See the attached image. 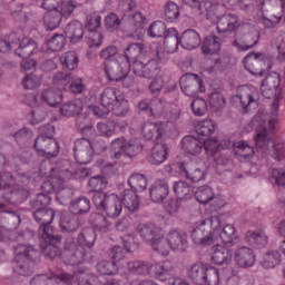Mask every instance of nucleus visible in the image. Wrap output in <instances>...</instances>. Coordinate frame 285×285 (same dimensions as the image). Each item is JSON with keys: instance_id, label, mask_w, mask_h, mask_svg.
I'll return each mask as SVG.
<instances>
[{"instance_id": "nucleus-44", "label": "nucleus", "mask_w": 285, "mask_h": 285, "mask_svg": "<svg viewBox=\"0 0 285 285\" xmlns=\"http://www.w3.org/2000/svg\"><path fill=\"white\" fill-rule=\"evenodd\" d=\"M81 110H83V102L76 99L63 104L60 108V115L62 117H75V115H81Z\"/></svg>"}, {"instance_id": "nucleus-42", "label": "nucleus", "mask_w": 285, "mask_h": 285, "mask_svg": "<svg viewBox=\"0 0 285 285\" xmlns=\"http://www.w3.org/2000/svg\"><path fill=\"white\" fill-rule=\"evenodd\" d=\"M120 98L121 95H119V90L117 88L108 87L101 94L100 104L104 108L109 110L116 101L120 100Z\"/></svg>"}, {"instance_id": "nucleus-15", "label": "nucleus", "mask_w": 285, "mask_h": 285, "mask_svg": "<svg viewBox=\"0 0 285 285\" xmlns=\"http://www.w3.org/2000/svg\"><path fill=\"white\" fill-rule=\"evenodd\" d=\"M55 86H61L62 90H70L73 95H81L86 91L83 79L68 72H57L53 76Z\"/></svg>"}, {"instance_id": "nucleus-22", "label": "nucleus", "mask_w": 285, "mask_h": 285, "mask_svg": "<svg viewBox=\"0 0 285 285\" xmlns=\"http://www.w3.org/2000/svg\"><path fill=\"white\" fill-rule=\"evenodd\" d=\"M167 244L170 250L184 253L188 248V234L184 230L171 229L167 235Z\"/></svg>"}, {"instance_id": "nucleus-14", "label": "nucleus", "mask_w": 285, "mask_h": 285, "mask_svg": "<svg viewBox=\"0 0 285 285\" xmlns=\"http://www.w3.org/2000/svg\"><path fill=\"white\" fill-rule=\"evenodd\" d=\"M13 137L19 144L20 149L16 151L12 156V159L14 164L17 161H20V164H28L30 161V158L32 157V154H30V139H32V131L28 128H22L18 130L16 134H13Z\"/></svg>"}, {"instance_id": "nucleus-25", "label": "nucleus", "mask_w": 285, "mask_h": 285, "mask_svg": "<svg viewBox=\"0 0 285 285\" xmlns=\"http://www.w3.org/2000/svg\"><path fill=\"white\" fill-rule=\"evenodd\" d=\"M264 56L262 53H250L244 58L245 70L255 77H262L264 75Z\"/></svg>"}, {"instance_id": "nucleus-53", "label": "nucleus", "mask_w": 285, "mask_h": 285, "mask_svg": "<svg viewBox=\"0 0 285 285\" xmlns=\"http://www.w3.org/2000/svg\"><path fill=\"white\" fill-rule=\"evenodd\" d=\"M47 30H55L61 23V12L59 10L47 11L43 17Z\"/></svg>"}, {"instance_id": "nucleus-46", "label": "nucleus", "mask_w": 285, "mask_h": 285, "mask_svg": "<svg viewBox=\"0 0 285 285\" xmlns=\"http://www.w3.org/2000/svg\"><path fill=\"white\" fill-rule=\"evenodd\" d=\"M128 184L134 193H144L148 187V179L144 174H132L129 179Z\"/></svg>"}, {"instance_id": "nucleus-50", "label": "nucleus", "mask_w": 285, "mask_h": 285, "mask_svg": "<svg viewBox=\"0 0 285 285\" xmlns=\"http://www.w3.org/2000/svg\"><path fill=\"white\" fill-rule=\"evenodd\" d=\"M46 144H48V146H51V148L57 151V140L55 138H47L46 136L40 135L36 138L33 145L37 155L46 154V150H43L46 148Z\"/></svg>"}, {"instance_id": "nucleus-23", "label": "nucleus", "mask_w": 285, "mask_h": 285, "mask_svg": "<svg viewBox=\"0 0 285 285\" xmlns=\"http://www.w3.org/2000/svg\"><path fill=\"white\" fill-rule=\"evenodd\" d=\"M141 135L147 141H159L166 135V124L145 122L141 128Z\"/></svg>"}, {"instance_id": "nucleus-37", "label": "nucleus", "mask_w": 285, "mask_h": 285, "mask_svg": "<svg viewBox=\"0 0 285 285\" xmlns=\"http://www.w3.org/2000/svg\"><path fill=\"white\" fill-rule=\"evenodd\" d=\"M37 52V42L30 38H24L16 49V55L21 59H29Z\"/></svg>"}, {"instance_id": "nucleus-9", "label": "nucleus", "mask_w": 285, "mask_h": 285, "mask_svg": "<svg viewBox=\"0 0 285 285\" xmlns=\"http://www.w3.org/2000/svg\"><path fill=\"white\" fill-rule=\"evenodd\" d=\"M39 252L32 245L19 244L14 247L13 272L17 275H32L35 258Z\"/></svg>"}, {"instance_id": "nucleus-59", "label": "nucleus", "mask_w": 285, "mask_h": 285, "mask_svg": "<svg viewBox=\"0 0 285 285\" xmlns=\"http://www.w3.org/2000/svg\"><path fill=\"white\" fill-rule=\"evenodd\" d=\"M147 32L153 39H159L161 37L166 38L168 36V31H166V23L163 21H155L151 23Z\"/></svg>"}, {"instance_id": "nucleus-56", "label": "nucleus", "mask_w": 285, "mask_h": 285, "mask_svg": "<svg viewBox=\"0 0 285 285\" xmlns=\"http://www.w3.org/2000/svg\"><path fill=\"white\" fill-rule=\"evenodd\" d=\"M117 271H119V268L115 261H100L97 264V273H99V275H117Z\"/></svg>"}, {"instance_id": "nucleus-29", "label": "nucleus", "mask_w": 285, "mask_h": 285, "mask_svg": "<svg viewBox=\"0 0 285 285\" xmlns=\"http://www.w3.org/2000/svg\"><path fill=\"white\" fill-rule=\"evenodd\" d=\"M257 43H259V32L257 31L246 33L243 39L233 41V46L237 48L238 52H246V50L255 48Z\"/></svg>"}, {"instance_id": "nucleus-60", "label": "nucleus", "mask_w": 285, "mask_h": 285, "mask_svg": "<svg viewBox=\"0 0 285 285\" xmlns=\"http://www.w3.org/2000/svg\"><path fill=\"white\" fill-rule=\"evenodd\" d=\"M141 150H144V146L139 144V140L130 139V140H127L122 155H125L126 157L132 158V157H137L139 153H141Z\"/></svg>"}, {"instance_id": "nucleus-32", "label": "nucleus", "mask_w": 285, "mask_h": 285, "mask_svg": "<svg viewBox=\"0 0 285 285\" xmlns=\"http://www.w3.org/2000/svg\"><path fill=\"white\" fill-rule=\"evenodd\" d=\"M180 169L186 179H189V181H193L194 184L203 181V179L206 178V171L199 168L196 164L189 163L180 166Z\"/></svg>"}, {"instance_id": "nucleus-61", "label": "nucleus", "mask_w": 285, "mask_h": 285, "mask_svg": "<svg viewBox=\"0 0 285 285\" xmlns=\"http://www.w3.org/2000/svg\"><path fill=\"white\" fill-rule=\"evenodd\" d=\"M127 140L125 137H118L114 139L110 144V150L114 153L112 159H121L124 150L126 148Z\"/></svg>"}, {"instance_id": "nucleus-1", "label": "nucleus", "mask_w": 285, "mask_h": 285, "mask_svg": "<svg viewBox=\"0 0 285 285\" xmlns=\"http://www.w3.org/2000/svg\"><path fill=\"white\" fill-rule=\"evenodd\" d=\"M281 77L272 72L262 81L261 92L265 99H274L269 112L259 109L252 120L256 127L255 144L261 150H268V144L273 141V135L279 129V101H282Z\"/></svg>"}, {"instance_id": "nucleus-35", "label": "nucleus", "mask_w": 285, "mask_h": 285, "mask_svg": "<svg viewBox=\"0 0 285 285\" xmlns=\"http://www.w3.org/2000/svg\"><path fill=\"white\" fill-rule=\"evenodd\" d=\"M65 35L71 43H79L83 39V24L79 21L68 23L65 28Z\"/></svg>"}, {"instance_id": "nucleus-48", "label": "nucleus", "mask_w": 285, "mask_h": 285, "mask_svg": "<svg viewBox=\"0 0 285 285\" xmlns=\"http://www.w3.org/2000/svg\"><path fill=\"white\" fill-rule=\"evenodd\" d=\"M151 263L146 261H130L127 263V268L134 275H150Z\"/></svg>"}, {"instance_id": "nucleus-43", "label": "nucleus", "mask_w": 285, "mask_h": 285, "mask_svg": "<svg viewBox=\"0 0 285 285\" xmlns=\"http://www.w3.org/2000/svg\"><path fill=\"white\" fill-rule=\"evenodd\" d=\"M173 190L178 199H193L195 189L187 181L179 180L174 183Z\"/></svg>"}, {"instance_id": "nucleus-19", "label": "nucleus", "mask_w": 285, "mask_h": 285, "mask_svg": "<svg viewBox=\"0 0 285 285\" xmlns=\"http://www.w3.org/2000/svg\"><path fill=\"white\" fill-rule=\"evenodd\" d=\"M177 266L171 261H163L158 263H151L150 275L158 279V282H168L171 277H175Z\"/></svg>"}, {"instance_id": "nucleus-24", "label": "nucleus", "mask_w": 285, "mask_h": 285, "mask_svg": "<svg viewBox=\"0 0 285 285\" xmlns=\"http://www.w3.org/2000/svg\"><path fill=\"white\" fill-rule=\"evenodd\" d=\"M214 233L217 234L216 242H222L225 245L233 244L237 239V229L235 226L227 224L223 227L218 219V225L214 224Z\"/></svg>"}, {"instance_id": "nucleus-39", "label": "nucleus", "mask_w": 285, "mask_h": 285, "mask_svg": "<svg viewBox=\"0 0 285 285\" xmlns=\"http://www.w3.org/2000/svg\"><path fill=\"white\" fill-rule=\"evenodd\" d=\"M121 204L129 213H137V210H139V196H137V191L125 189Z\"/></svg>"}, {"instance_id": "nucleus-17", "label": "nucleus", "mask_w": 285, "mask_h": 285, "mask_svg": "<svg viewBox=\"0 0 285 285\" xmlns=\"http://www.w3.org/2000/svg\"><path fill=\"white\" fill-rule=\"evenodd\" d=\"M40 239L42 240L40 248L46 257H49V259H57V257H61V259L66 262L63 258V252L61 253V249L59 248L61 238L57 235V232L47 234V237L40 236Z\"/></svg>"}, {"instance_id": "nucleus-62", "label": "nucleus", "mask_w": 285, "mask_h": 285, "mask_svg": "<svg viewBox=\"0 0 285 285\" xmlns=\"http://www.w3.org/2000/svg\"><path fill=\"white\" fill-rule=\"evenodd\" d=\"M47 46L52 52L63 50V46H66V36L61 33L53 35L52 38L47 41Z\"/></svg>"}, {"instance_id": "nucleus-54", "label": "nucleus", "mask_w": 285, "mask_h": 285, "mask_svg": "<svg viewBox=\"0 0 285 285\" xmlns=\"http://www.w3.org/2000/svg\"><path fill=\"white\" fill-rule=\"evenodd\" d=\"M234 150L235 155L242 159H248V157H253V155H255V149H253V147H250V145L244 140L235 142Z\"/></svg>"}, {"instance_id": "nucleus-13", "label": "nucleus", "mask_w": 285, "mask_h": 285, "mask_svg": "<svg viewBox=\"0 0 285 285\" xmlns=\"http://www.w3.org/2000/svg\"><path fill=\"white\" fill-rule=\"evenodd\" d=\"M106 149V142L100 140V145L94 144L88 138H79L75 141L73 157L77 164H90L95 150L101 151Z\"/></svg>"}, {"instance_id": "nucleus-34", "label": "nucleus", "mask_w": 285, "mask_h": 285, "mask_svg": "<svg viewBox=\"0 0 285 285\" xmlns=\"http://www.w3.org/2000/svg\"><path fill=\"white\" fill-rule=\"evenodd\" d=\"M81 223L79 222V217L76 216L75 213H63L60 218V228L65 233H75V230L79 229Z\"/></svg>"}, {"instance_id": "nucleus-52", "label": "nucleus", "mask_w": 285, "mask_h": 285, "mask_svg": "<svg viewBox=\"0 0 285 285\" xmlns=\"http://www.w3.org/2000/svg\"><path fill=\"white\" fill-rule=\"evenodd\" d=\"M215 122L210 119L200 120L195 125V131L200 137H210V135L215 134Z\"/></svg>"}, {"instance_id": "nucleus-38", "label": "nucleus", "mask_w": 285, "mask_h": 285, "mask_svg": "<svg viewBox=\"0 0 285 285\" xmlns=\"http://www.w3.org/2000/svg\"><path fill=\"white\" fill-rule=\"evenodd\" d=\"M245 242H247L249 246H257L258 248H262L268 244V236L264 230H248L245 234Z\"/></svg>"}, {"instance_id": "nucleus-64", "label": "nucleus", "mask_w": 285, "mask_h": 285, "mask_svg": "<svg viewBox=\"0 0 285 285\" xmlns=\"http://www.w3.org/2000/svg\"><path fill=\"white\" fill-rule=\"evenodd\" d=\"M107 186L108 180L104 176H95L89 179V189L91 193H95V195H97V193H104L101 190L106 189Z\"/></svg>"}, {"instance_id": "nucleus-6", "label": "nucleus", "mask_w": 285, "mask_h": 285, "mask_svg": "<svg viewBox=\"0 0 285 285\" xmlns=\"http://www.w3.org/2000/svg\"><path fill=\"white\" fill-rule=\"evenodd\" d=\"M52 198L46 194H38L35 199L30 202L31 207L36 210L32 212L33 219L40 224L38 229L39 237H48L52 233H57V229L52 227V222L55 220V209L46 208L49 206Z\"/></svg>"}, {"instance_id": "nucleus-31", "label": "nucleus", "mask_w": 285, "mask_h": 285, "mask_svg": "<svg viewBox=\"0 0 285 285\" xmlns=\"http://www.w3.org/2000/svg\"><path fill=\"white\" fill-rule=\"evenodd\" d=\"M181 150L186 155L197 156L202 153L204 148V142L195 138V136H185L180 141Z\"/></svg>"}, {"instance_id": "nucleus-36", "label": "nucleus", "mask_w": 285, "mask_h": 285, "mask_svg": "<svg viewBox=\"0 0 285 285\" xmlns=\"http://www.w3.org/2000/svg\"><path fill=\"white\" fill-rule=\"evenodd\" d=\"M89 222L99 233H110V230H112V223H110L104 214L92 213Z\"/></svg>"}, {"instance_id": "nucleus-40", "label": "nucleus", "mask_w": 285, "mask_h": 285, "mask_svg": "<svg viewBox=\"0 0 285 285\" xmlns=\"http://www.w3.org/2000/svg\"><path fill=\"white\" fill-rule=\"evenodd\" d=\"M222 50V39L217 36H208L204 39L202 51L203 55H217Z\"/></svg>"}, {"instance_id": "nucleus-16", "label": "nucleus", "mask_w": 285, "mask_h": 285, "mask_svg": "<svg viewBox=\"0 0 285 285\" xmlns=\"http://www.w3.org/2000/svg\"><path fill=\"white\" fill-rule=\"evenodd\" d=\"M236 99L245 112H249L259 104V90L253 85H245L237 89Z\"/></svg>"}, {"instance_id": "nucleus-30", "label": "nucleus", "mask_w": 285, "mask_h": 285, "mask_svg": "<svg viewBox=\"0 0 285 285\" xmlns=\"http://www.w3.org/2000/svg\"><path fill=\"white\" fill-rule=\"evenodd\" d=\"M210 259L216 266H224L233 261V254H230V249L218 244L213 246Z\"/></svg>"}, {"instance_id": "nucleus-7", "label": "nucleus", "mask_w": 285, "mask_h": 285, "mask_svg": "<svg viewBox=\"0 0 285 285\" xmlns=\"http://www.w3.org/2000/svg\"><path fill=\"white\" fill-rule=\"evenodd\" d=\"M17 181H21L22 184H26V181H30V175L28 174H19L17 178L12 176V174L4 171L0 173V188L3 190H9V196L3 195V199L7 204H21L22 202H26L28 199L30 191L28 189L18 187L12 188Z\"/></svg>"}, {"instance_id": "nucleus-5", "label": "nucleus", "mask_w": 285, "mask_h": 285, "mask_svg": "<svg viewBox=\"0 0 285 285\" xmlns=\"http://www.w3.org/2000/svg\"><path fill=\"white\" fill-rule=\"evenodd\" d=\"M95 242H97V233L92 228L83 229L78 235L77 242L73 238H68L62 253L65 264L77 266L83 262H90V254L86 253L85 248H92Z\"/></svg>"}, {"instance_id": "nucleus-45", "label": "nucleus", "mask_w": 285, "mask_h": 285, "mask_svg": "<svg viewBox=\"0 0 285 285\" xmlns=\"http://www.w3.org/2000/svg\"><path fill=\"white\" fill-rule=\"evenodd\" d=\"M63 70H77L79 68V56L75 51H67L60 57Z\"/></svg>"}, {"instance_id": "nucleus-55", "label": "nucleus", "mask_w": 285, "mask_h": 285, "mask_svg": "<svg viewBox=\"0 0 285 285\" xmlns=\"http://www.w3.org/2000/svg\"><path fill=\"white\" fill-rule=\"evenodd\" d=\"M149 246L164 257H168V255H170V245L168 244V238H164V234H160L159 238L153 242Z\"/></svg>"}, {"instance_id": "nucleus-51", "label": "nucleus", "mask_w": 285, "mask_h": 285, "mask_svg": "<svg viewBox=\"0 0 285 285\" xmlns=\"http://www.w3.org/2000/svg\"><path fill=\"white\" fill-rule=\"evenodd\" d=\"M70 210L73 215H83L90 212V199L81 197L70 203Z\"/></svg>"}, {"instance_id": "nucleus-11", "label": "nucleus", "mask_w": 285, "mask_h": 285, "mask_svg": "<svg viewBox=\"0 0 285 285\" xmlns=\"http://www.w3.org/2000/svg\"><path fill=\"white\" fill-rule=\"evenodd\" d=\"M215 224L219 226V217L212 216L210 218L202 220L191 232L194 244L198 246H212L217 242V234L215 232Z\"/></svg>"}, {"instance_id": "nucleus-10", "label": "nucleus", "mask_w": 285, "mask_h": 285, "mask_svg": "<svg viewBox=\"0 0 285 285\" xmlns=\"http://www.w3.org/2000/svg\"><path fill=\"white\" fill-rule=\"evenodd\" d=\"M92 204L100 213H105L107 217L115 219L121 215L124 205L121 198L114 193H96L92 196Z\"/></svg>"}, {"instance_id": "nucleus-26", "label": "nucleus", "mask_w": 285, "mask_h": 285, "mask_svg": "<svg viewBox=\"0 0 285 285\" xmlns=\"http://www.w3.org/2000/svg\"><path fill=\"white\" fill-rule=\"evenodd\" d=\"M138 234L140 235L142 242L148 244L149 246L156 240L159 239L161 233V228L157 227V225L153 223L140 224L137 227Z\"/></svg>"}, {"instance_id": "nucleus-58", "label": "nucleus", "mask_w": 285, "mask_h": 285, "mask_svg": "<svg viewBox=\"0 0 285 285\" xmlns=\"http://www.w3.org/2000/svg\"><path fill=\"white\" fill-rule=\"evenodd\" d=\"M195 197L199 204H208V202H213V199H215V194L213 193V188L208 186H200L195 191Z\"/></svg>"}, {"instance_id": "nucleus-20", "label": "nucleus", "mask_w": 285, "mask_h": 285, "mask_svg": "<svg viewBox=\"0 0 285 285\" xmlns=\"http://www.w3.org/2000/svg\"><path fill=\"white\" fill-rule=\"evenodd\" d=\"M57 279L63 282V284H75L78 282V285H104L99 277L92 274H83V273H73L72 275L68 273H61L56 276Z\"/></svg>"}, {"instance_id": "nucleus-49", "label": "nucleus", "mask_w": 285, "mask_h": 285, "mask_svg": "<svg viewBox=\"0 0 285 285\" xmlns=\"http://www.w3.org/2000/svg\"><path fill=\"white\" fill-rule=\"evenodd\" d=\"M97 131L100 137L110 139V137H115V134L117 132V122L112 120L98 122Z\"/></svg>"}, {"instance_id": "nucleus-12", "label": "nucleus", "mask_w": 285, "mask_h": 285, "mask_svg": "<svg viewBox=\"0 0 285 285\" xmlns=\"http://www.w3.org/2000/svg\"><path fill=\"white\" fill-rule=\"evenodd\" d=\"M188 277L196 285H219L224 279V271L215 267H204L202 264H195L188 271Z\"/></svg>"}, {"instance_id": "nucleus-47", "label": "nucleus", "mask_w": 285, "mask_h": 285, "mask_svg": "<svg viewBox=\"0 0 285 285\" xmlns=\"http://www.w3.org/2000/svg\"><path fill=\"white\" fill-rule=\"evenodd\" d=\"M279 264H282V254L279 253V250H269L263 256V268H276V266H279Z\"/></svg>"}, {"instance_id": "nucleus-41", "label": "nucleus", "mask_w": 285, "mask_h": 285, "mask_svg": "<svg viewBox=\"0 0 285 285\" xmlns=\"http://www.w3.org/2000/svg\"><path fill=\"white\" fill-rule=\"evenodd\" d=\"M58 90L47 89L41 94V100L48 104L51 108H55L61 104L63 96L61 95V86H58Z\"/></svg>"}, {"instance_id": "nucleus-8", "label": "nucleus", "mask_w": 285, "mask_h": 285, "mask_svg": "<svg viewBox=\"0 0 285 285\" xmlns=\"http://www.w3.org/2000/svg\"><path fill=\"white\" fill-rule=\"evenodd\" d=\"M164 43L170 50V52H175L179 45L185 50H195V48H199L202 45V37L199 33H197V31L188 29L184 31L179 38L176 29L169 28L167 30V36L165 37Z\"/></svg>"}, {"instance_id": "nucleus-4", "label": "nucleus", "mask_w": 285, "mask_h": 285, "mask_svg": "<svg viewBox=\"0 0 285 285\" xmlns=\"http://www.w3.org/2000/svg\"><path fill=\"white\" fill-rule=\"evenodd\" d=\"M77 175H81V177L88 176L87 168H79L76 173H71L68 169H61L59 167H51L49 179L43 181L41 185V195H52L56 193L58 202L66 206L70 198L72 197V189L66 187V181L68 179H76Z\"/></svg>"}, {"instance_id": "nucleus-18", "label": "nucleus", "mask_w": 285, "mask_h": 285, "mask_svg": "<svg viewBox=\"0 0 285 285\" xmlns=\"http://www.w3.org/2000/svg\"><path fill=\"white\" fill-rule=\"evenodd\" d=\"M179 86L187 97H195V95H199V92H206V87L204 86L202 77L196 73H185L181 76Z\"/></svg>"}, {"instance_id": "nucleus-57", "label": "nucleus", "mask_w": 285, "mask_h": 285, "mask_svg": "<svg viewBox=\"0 0 285 285\" xmlns=\"http://www.w3.org/2000/svg\"><path fill=\"white\" fill-rule=\"evenodd\" d=\"M209 108L217 112V110H222L224 106H226V98L222 91H214L209 95Z\"/></svg>"}, {"instance_id": "nucleus-63", "label": "nucleus", "mask_w": 285, "mask_h": 285, "mask_svg": "<svg viewBox=\"0 0 285 285\" xmlns=\"http://www.w3.org/2000/svg\"><path fill=\"white\" fill-rule=\"evenodd\" d=\"M179 6L175 3L174 1H168L165 6V19L169 23H174V21H177L179 19Z\"/></svg>"}, {"instance_id": "nucleus-2", "label": "nucleus", "mask_w": 285, "mask_h": 285, "mask_svg": "<svg viewBox=\"0 0 285 285\" xmlns=\"http://www.w3.org/2000/svg\"><path fill=\"white\" fill-rule=\"evenodd\" d=\"M199 17H206L210 21L217 19L216 30L219 35H230L242 26L239 17L235 13L226 12V6L220 4L217 0H184Z\"/></svg>"}, {"instance_id": "nucleus-27", "label": "nucleus", "mask_w": 285, "mask_h": 285, "mask_svg": "<svg viewBox=\"0 0 285 285\" xmlns=\"http://www.w3.org/2000/svg\"><path fill=\"white\" fill-rule=\"evenodd\" d=\"M169 194L170 188L168 187V181H166V179L156 180L149 188L150 199L155 204H161Z\"/></svg>"}, {"instance_id": "nucleus-33", "label": "nucleus", "mask_w": 285, "mask_h": 285, "mask_svg": "<svg viewBox=\"0 0 285 285\" xmlns=\"http://www.w3.org/2000/svg\"><path fill=\"white\" fill-rule=\"evenodd\" d=\"M168 159V145L166 144H156L151 148V153L148 156L149 164H153V166H159L164 164Z\"/></svg>"}, {"instance_id": "nucleus-28", "label": "nucleus", "mask_w": 285, "mask_h": 285, "mask_svg": "<svg viewBox=\"0 0 285 285\" xmlns=\"http://www.w3.org/2000/svg\"><path fill=\"white\" fill-rule=\"evenodd\" d=\"M234 262L240 268H250L255 266V253L250 247H240L234 254Z\"/></svg>"}, {"instance_id": "nucleus-3", "label": "nucleus", "mask_w": 285, "mask_h": 285, "mask_svg": "<svg viewBox=\"0 0 285 285\" xmlns=\"http://www.w3.org/2000/svg\"><path fill=\"white\" fill-rule=\"evenodd\" d=\"M144 43H130L125 49V59L127 60L125 63H129V68L131 63V70L136 77L153 79V77H157L161 72L163 63L168 61V53L166 51H157L155 57L144 60Z\"/></svg>"}, {"instance_id": "nucleus-21", "label": "nucleus", "mask_w": 285, "mask_h": 285, "mask_svg": "<svg viewBox=\"0 0 285 285\" xmlns=\"http://www.w3.org/2000/svg\"><path fill=\"white\" fill-rule=\"evenodd\" d=\"M105 72L109 81H121L125 75L130 72V65L128 62H119L117 60L107 61L105 63Z\"/></svg>"}]
</instances>
